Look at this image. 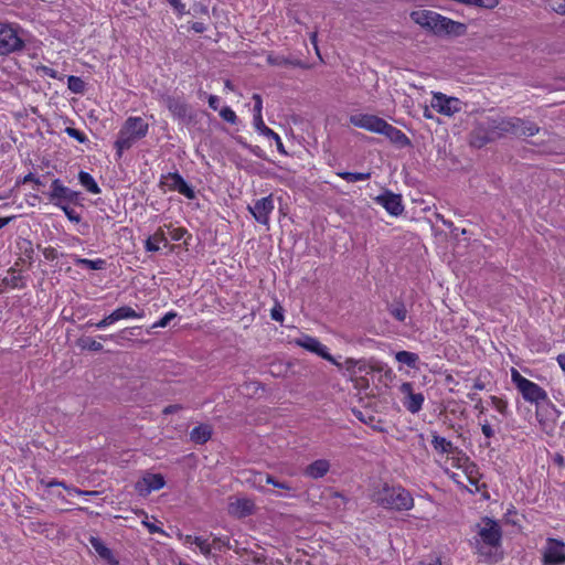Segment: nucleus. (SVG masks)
<instances>
[{
    "mask_svg": "<svg viewBox=\"0 0 565 565\" xmlns=\"http://www.w3.org/2000/svg\"><path fill=\"white\" fill-rule=\"evenodd\" d=\"M330 470V462L327 459H317L305 469V476L311 479H320Z\"/></svg>",
    "mask_w": 565,
    "mask_h": 565,
    "instance_id": "393cba45",
    "label": "nucleus"
},
{
    "mask_svg": "<svg viewBox=\"0 0 565 565\" xmlns=\"http://www.w3.org/2000/svg\"><path fill=\"white\" fill-rule=\"evenodd\" d=\"M28 182H32L36 186L43 185L40 178L35 177L32 172L28 173L26 175L23 177V179L21 181H19V183H28Z\"/></svg>",
    "mask_w": 565,
    "mask_h": 565,
    "instance_id": "13d9d810",
    "label": "nucleus"
},
{
    "mask_svg": "<svg viewBox=\"0 0 565 565\" xmlns=\"http://www.w3.org/2000/svg\"><path fill=\"white\" fill-rule=\"evenodd\" d=\"M164 103L174 118L184 119L188 116L189 106L181 97L168 96Z\"/></svg>",
    "mask_w": 565,
    "mask_h": 565,
    "instance_id": "b1692460",
    "label": "nucleus"
},
{
    "mask_svg": "<svg viewBox=\"0 0 565 565\" xmlns=\"http://www.w3.org/2000/svg\"><path fill=\"white\" fill-rule=\"evenodd\" d=\"M255 504L249 499H237L235 502L230 503L228 511L231 514L244 518L254 512Z\"/></svg>",
    "mask_w": 565,
    "mask_h": 565,
    "instance_id": "a878e982",
    "label": "nucleus"
},
{
    "mask_svg": "<svg viewBox=\"0 0 565 565\" xmlns=\"http://www.w3.org/2000/svg\"><path fill=\"white\" fill-rule=\"evenodd\" d=\"M41 482L45 488L61 487L65 490V487L67 486V483H65L64 481H60L56 479H52L50 481L42 480Z\"/></svg>",
    "mask_w": 565,
    "mask_h": 565,
    "instance_id": "bf43d9fd",
    "label": "nucleus"
},
{
    "mask_svg": "<svg viewBox=\"0 0 565 565\" xmlns=\"http://www.w3.org/2000/svg\"><path fill=\"white\" fill-rule=\"evenodd\" d=\"M211 544H212V547H214V548H221L222 546L228 544V539H224V540L223 539H214Z\"/></svg>",
    "mask_w": 565,
    "mask_h": 565,
    "instance_id": "774afa93",
    "label": "nucleus"
},
{
    "mask_svg": "<svg viewBox=\"0 0 565 565\" xmlns=\"http://www.w3.org/2000/svg\"><path fill=\"white\" fill-rule=\"evenodd\" d=\"M149 132V124L140 116H129L122 124L114 143L117 154L121 157L137 141L143 139Z\"/></svg>",
    "mask_w": 565,
    "mask_h": 565,
    "instance_id": "7ed1b4c3",
    "label": "nucleus"
},
{
    "mask_svg": "<svg viewBox=\"0 0 565 565\" xmlns=\"http://www.w3.org/2000/svg\"><path fill=\"white\" fill-rule=\"evenodd\" d=\"M182 408L181 405L179 404H172V405H168L163 408L162 413L164 415H169V414H173V413H177L179 412L180 409Z\"/></svg>",
    "mask_w": 565,
    "mask_h": 565,
    "instance_id": "0e129e2a",
    "label": "nucleus"
},
{
    "mask_svg": "<svg viewBox=\"0 0 565 565\" xmlns=\"http://www.w3.org/2000/svg\"><path fill=\"white\" fill-rule=\"evenodd\" d=\"M403 394L402 404L412 414L418 413L423 408L425 397L423 393H415L411 382H404L399 386Z\"/></svg>",
    "mask_w": 565,
    "mask_h": 565,
    "instance_id": "ddd939ff",
    "label": "nucleus"
},
{
    "mask_svg": "<svg viewBox=\"0 0 565 565\" xmlns=\"http://www.w3.org/2000/svg\"><path fill=\"white\" fill-rule=\"evenodd\" d=\"M162 227H164L167 237H170L171 241L174 242L181 241L188 234V230L185 227L174 226L172 223L164 224Z\"/></svg>",
    "mask_w": 565,
    "mask_h": 565,
    "instance_id": "c9c22d12",
    "label": "nucleus"
},
{
    "mask_svg": "<svg viewBox=\"0 0 565 565\" xmlns=\"http://www.w3.org/2000/svg\"><path fill=\"white\" fill-rule=\"evenodd\" d=\"M220 117L231 124V125H236L237 121H238V118H237V115L235 114V111L230 107V106H224L222 107L220 110Z\"/></svg>",
    "mask_w": 565,
    "mask_h": 565,
    "instance_id": "37998d69",
    "label": "nucleus"
},
{
    "mask_svg": "<svg viewBox=\"0 0 565 565\" xmlns=\"http://www.w3.org/2000/svg\"><path fill=\"white\" fill-rule=\"evenodd\" d=\"M92 546L96 553L104 559L110 562L113 559V552L108 548L98 537H90Z\"/></svg>",
    "mask_w": 565,
    "mask_h": 565,
    "instance_id": "e433bc0d",
    "label": "nucleus"
},
{
    "mask_svg": "<svg viewBox=\"0 0 565 565\" xmlns=\"http://www.w3.org/2000/svg\"><path fill=\"white\" fill-rule=\"evenodd\" d=\"M395 359L397 362L406 364L407 366L414 367L416 362L418 361V355L408 351H398L395 354Z\"/></svg>",
    "mask_w": 565,
    "mask_h": 565,
    "instance_id": "a19ab883",
    "label": "nucleus"
},
{
    "mask_svg": "<svg viewBox=\"0 0 565 565\" xmlns=\"http://www.w3.org/2000/svg\"><path fill=\"white\" fill-rule=\"evenodd\" d=\"M493 136L494 129L492 126L483 128L481 124H478L471 132L470 143L473 147L481 148L486 143L490 142L493 139Z\"/></svg>",
    "mask_w": 565,
    "mask_h": 565,
    "instance_id": "5701e85b",
    "label": "nucleus"
},
{
    "mask_svg": "<svg viewBox=\"0 0 565 565\" xmlns=\"http://www.w3.org/2000/svg\"><path fill=\"white\" fill-rule=\"evenodd\" d=\"M254 127L260 135L275 141H279V135L265 125L263 117L254 118Z\"/></svg>",
    "mask_w": 565,
    "mask_h": 565,
    "instance_id": "f704fd0d",
    "label": "nucleus"
},
{
    "mask_svg": "<svg viewBox=\"0 0 565 565\" xmlns=\"http://www.w3.org/2000/svg\"><path fill=\"white\" fill-rule=\"evenodd\" d=\"M267 63L269 65H275V66H280V65H287L288 64V61L282 57V56H276L274 54H268L267 55Z\"/></svg>",
    "mask_w": 565,
    "mask_h": 565,
    "instance_id": "6e6d98bb",
    "label": "nucleus"
},
{
    "mask_svg": "<svg viewBox=\"0 0 565 565\" xmlns=\"http://www.w3.org/2000/svg\"><path fill=\"white\" fill-rule=\"evenodd\" d=\"M65 490L71 494L82 495V497H95L98 495L97 491L82 490L74 486H66Z\"/></svg>",
    "mask_w": 565,
    "mask_h": 565,
    "instance_id": "49530a36",
    "label": "nucleus"
},
{
    "mask_svg": "<svg viewBox=\"0 0 565 565\" xmlns=\"http://www.w3.org/2000/svg\"><path fill=\"white\" fill-rule=\"evenodd\" d=\"M335 174L347 181L348 183H355L359 181H366L371 178V172H349L337 171Z\"/></svg>",
    "mask_w": 565,
    "mask_h": 565,
    "instance_id": "473e14b6",
    "label": "nucleus"
},
{
    "mask_svg": "<svg viewBox=\"0 0 565 565\" xmlns=\"http://www.w3.org/2000/svg\"><path fill=\"white\" fill-rule=\"evenodd\" d=\"M384 119L370 114H355L350 116V124L354 127L365 129L371 132L380 134Z\"/></svg>",
    "mask_w": 565,
    "mask_h": 565,
    "instance_id": "a211bd4d",
    "label": "nucleus"
},
{
    "mask_svg": "<svg viewBox=\"0 0 565 565\" xmlns=\"http://www.w3.org/2000/svg\"><path fill=\"white\" fill-rule=\"evenodd\" d=\"M473 545L478 554L490 556L494 548V519L486 516L476 525Z\"/></svg>",
    "mask_w": 565,
    "mask_h": 565,
    "instance_id": "20e7f679",
    "label": "nucleus"
},
{
    "mask_svg": "<svg viewBox=\"0 0 565 565\" xmlns=\"http://www.w3.org/2000/svg\"><path fill=\"white\" fill-rule=\"evenodd\" d=\"M441 20L444 22L436 21L435 22V29L431 30V32L435 35L443 36V35H454V36H460L463 35L467 32L466 24L454 21L450 18L441 15Z\"/></svg>",
    "mask_w": 565,
    "mask_h": 565,
    "instance_id": "f3484780",
    "label": "nucleus"
},
{
    "mask_svg": "<svg viewBox=\"0 0 565 565\" xmlns=\"http://www.w3.org/2000/svg\"><path fill=\"white\" fill-rule=\"evenodd\" d=\"M186 542L190 544L196 545L204 555L207 556L211 554L212 544L209 542L207 539H203L201 536L188 535Z\"/></svg>",
    "mask_w": 565,
    "mask_h": 565,
    "instance_id": "4c0bfd02",
    "label": "nucleus"
},
{
    "mask_svg": "<svg viewBox=\"0 0 565 565\" xmlns=\"http://www.w3.org/2000/svg\"><path fill=\"white\" fill-rule=\"evenodd\" d=\"M548 7L554 12L565 15V0H548Z\"/></svg>",
    "mask_w": 565,
    "mask_h": 565,
    "instance_id": "3c124183",
    "label": "nucleus"
},
{
    "mask_svg": "<svg viewBox=\"0 0 565 565\" xmlns=\"http://www.w3.org/2000/svg\"><path fill=\"white\" fill-rule=\"evenodd\" d=\"M544 565H563L565 564V543L561 540L548 539L547 547L543 557Z\"/></svg>",
    "mask_w": 565,
    "mask_h": 565,
    "instance_id": "4468645a",
    "label": "nucleus"
},
{
    "mask_svg": "<svg viewBox=\"0 0 565 565\" xmlns=\"http://www.w3.org/2000/svg\"><path fill=\"white\" fill-rule=\"evenodd\" d=\"M252 99L254 100V118L263 117V98L259 94H254Z\"/></svg>",
    "mask_w": 565,
    "mask_h": 565,
    "instance_id": "8fccbe9b",
    "label": "nucleus"
},
{
    "mask_svg": "<svg viewBox=\"0 0 565 565\" xmlns=\"http://www.w3.org/2000/svg\"><path fill=\"white\" fill-rule=\"evenodd\" d=\"M65 216L71 221V222H74V223H79L82 217L81 215L74 210L72 209L70 205H63L62 207H60Z\"/></svg>",
    "mask_w": 565,
    "mask_h": 565,
    "instance_id": "09e8293b",
    "label": "nucleus"
},
{
    "mask_svg": "<svg viewBox=\"0 0 565 565\" xmlns=\"http://www.w3.org/2000/svg\"><path fill=\"white\" fill-rule=\"evenodd\" d=\"M374 201L384 207L390 215L398 216L404 211L402 196L392 191H384L382 194L377 195Z\"/></svg>",
    "mask_w": 565,
    "mask_h": 565,
    "instance_id": "2eb2a0df",
    "label": "nucleus"
},
{
    "mask_svg": "<svg viewBox=\"0 0 565 565\" xmlns=\"http://www.w3.org/2000/svg\"><path fill=\"white\" fill-rule=\"evenodd\" d=\"M309 40H310V43L312 44L317 55L319 56V58H321L319 46H318V31L311 32Z\"/></svg>",
    "mask_w": 565,
    "mask_h": 565,
    "instance_id": "680f3d73",
    "label": "nucleus"
},
{
    "mask_svg": "<svg viewBox=\"0 0 565 565\" xmlns=\"http://www.w3.org/2000/svg\"><path fill=\"white\" fill-rule=\"evenodd\" d=\"M411 19L423 29L431 32L435 29V22H444L441 14L433 10H418L411 13Z\"/></svg>",
    "mask_w": 565,
    "mask_h": 565,
    "instance_id": "412c9836",
    "label": "nucleus"
},
{
    "mask_svg": "<svg viewBox=\"0 0 565 565\" xmlns=\"http://www.w3.org/2000/svg\"><path fill=\"white\" fill-rule=\"evenodd\" d=\"M463 103L457 97H450L443 93H434L431 107L444 116L451 117L462 110Z\"/></svg>",
    "mask_w": 565,
    "mask_h": 565,
    "instance_id": "f8f14e48",
    "label": "nucleus"
},
{
    "mask_svg": "<svg viewBox=\"0 0 565 565\" xmlns=\"http://www.w3.org/2000/svg\"><path fill=\"white\" fill-rule=\"evenodd\" d=\"M178 316V313L173 310L167 312L162 318H160L158 321H156L153 324H152V329H156V328H166L169 322L171 320H173L175 317Z\"/></svg>",
    "mask_w": 565,
    "mask_h": 565,
    "instance_id": "a18cd8bd",
    "label": "nucleus"
},
{
    "mask_svg": "<svg viewBox=\"0 0 565 565\" xmlns=\"http://www.w3.org/2000/svg\"><path fill=\"white\" fill-rule=\"evenodd\" d=\"M78 347L83 350H88L93 352H98L103 350V344L99 341L93 339L92 337L81 338L78 340Z\"/></svg>",
    "mask_w": 565,
    "mask_h": 565,
    "instance_id": "58836bf2",
    "label": "nucleus"
},
{
    "mask_svg": "<svg viewBox=\"0 0 565 565\" xmlns=\"http://www.w3.org/2000/svg\"><path fill=\"white\" fill-rule=\"evenodd\" d=\"M73 262L76 266L84 267L92 270H103L107 266V262L104 258L88 259L82 258L77 255L72 256Z\"/></svg>",
    "mask_w": 565,
    "mask_h": 565,
    "instance_id": "c756f323",
    "label": "nucleus"
},
{
    "mask_svg": "<svg viewBox=\"0 0 565 565\" xmlns=\"http://www.w3.org/2000/svg\"><path fill=\"white\" fill-rule=\"evenodd\" d=\"M211 436H212V428L207 424H201L199 426H195L190 431L191 440L199 445L205 444L207 440L211 439Z\"/></svg>",
    "mask_w": 565,
    "mask_h": 565,
    "instance_id": "c85d7f7f",
    "label": "nucleus"
},
{
    "mask_svg": "<svg viewBox=\"0 0 565 565\" xmlns=\"http://www.w3.org/2000/svg\"><path fill=\"white\" fill-rule=\"evenodd\" d=\"M341 367H344L349 373L353 374L355 373V369H358L360 372H363L367 369V362L364 359H353V358H347L344 363L341 364Z\"/></svg>",
    "mask_w": 565,
    "mask_h": 565,
    "instance_id": "72a5a7b5",
    "label": "nucleus"
},
{
    "mask_svg": "<svg viewBox=\"0 0 565 565\" xmlns=\"http://www.w3.org/2000/svg\"><path fill=\"white\" fill-rule=\"evenodd\" d=\"M65 132L73 139L77 140L78 142L81 143H85L88 138L87 136L85 135L84 131L77 129V128H73V127H66L65 128Z\"/></svg>",
    "mask_w": 565,
    "mask_h": 565,
    "instance_id": "c03bdc74",
    "label": "nucleus"
},
{
    "mask_svg": "<svg viewBox=\"0 0 565 565\" xmlns=\"http://www.w3.org/2000/svg\"><path fill=\"white\" fill-rule=\"evenodd\" d=\"M146 312L143 309L135 310L129 306H121L116 308L111 313L105 316L100 321L93 322L92 320L87 321V327H95L97 329H105L119 320L127 319H142L145 318Z\"/></svg>",
    "mask_w": 565,
    "mask_h": 565,
    "instance_id": "1a4fd4ad",
    "label": "nucleus"
},
{
    "mask_svg": "<svg viewBox=\"0 0 565 565\" xmlns=\"http://www.w3.org/2000/svg\"><path fill=\"white\" fill-rule=\"evenodd\" d=\"M86 84L85 82L75 75H70L67 77V88L74 94H83L85 90Z\"/></svg>",
    "mask_w": 565,
    "mask_h": 565,
    "instance_id": "ea45409f",
    "label": "nucleus"
},
{
    "mask_svg": "<svg viewBox=\"0 0 565 565\" xmlns=\"http://www.w3.org/2000/svg\"><path fill=\"white\" fill-rule=\"evenodd\" d=\"M191 30L195 33H203L206 31V25L203 22L195 21L191 24Z\"/></svg>",
    "mask_w": 565,
    "mask_h": 565,
    "instance_id": "e2e57ef3",
    "label": "nucleus"
},
{
    "mask_svg": "<svg viewBox=\"0 0 565 565\" xmlns=\"http://www.w3.org/2000/svg\"><path fill=\"white\" fill-rule=\"evenodd\" d=\"M166 184L170 191H177L189 200L195 199L194 189L184 180L179 172H169L166 177Z\"/></svg>",
    "mask_w": 565,
    "mask_h": 565,
    "instance_id": "6ab92c4d",
    "label": "nucleus"
},
{
    "mask_svg": "<svg viewBox=\"0 0 565 565\" xmlns=\"http://www.w3.org/2000/svg\"><path fill=\"white\" fill-rule=\"evenodd\" d=\"M78 182L87 192L92 194H99L102 192L94 177L86 171L78 172Z\"/></svg>",
    "mask_w": 565,
    "mask_h": 565,
    "instance_id": "7c9ffc66",
    "label": "nucleus"
},
{
    "mask_svg": "<svg viewBox=\"0 0 565 565\" xmlns=\"http://www.w3.org/2000/svg\"><path fill=\"white\" fill-rule=\"evenodd\" d=\"M38 73H41L44 76L56 79L58 78V72L50 66L41 65L36 67Z\"/></svg>",
    "mask_w": 565,
    "mask_h": 565,
    "instance_id": "864d4df0",
    "label": "nucleus"
},
{
    "mask_svg": "<svg viewBox=\"0 0 565 565\" xmlns=\"http://www.w3.org/2000/svg\"><path fill=\"white\" fill-rule=\"evenodd\" d=\"M431 446L437 454V459H441L445 455L449 454L456 446L445 437L437 433L431 434Z\"/></svg>",
    "mask_w": 565,
    "mask_h": 565,
    "instance_id": "cd10ccee",
    "label": "nucleus"
},
{
    "mask_svg": "<svg viewBox=\"0 0 565 565\" xmlns=\"http://www.w3.org/2000/svg\"><path fill=\"white\" fill-rule=\"evenodd\" d=\"M209 107L213 110H220V97L216 95H210L207 98Z\"/></svg>",
    "mask_w": 565,
    "mask_h": 565,
    "instance_id": "052dcab7",
    "label": "nucleus"
},
{
    "mask_svg": "<svg viewBox=\"0 0 565 565\" xmlns=\"http://www.w3.org/2000/svg\"><path fill=\"white\" fill-rule=\"evenodd\" d=\"M258 477H259V481H263L265 480V482L267 484H271L276 488H279V489H282V490H287V491H290L291 490V487L288 482H281V481H278L277 479H275L271 475H268V473H258Z\"/></svg>",
    "mask_w": 565,
    "mask_h": 565,
    "instance_id": "79ce46f5",
    "label": "nucleus"
},
{
    "mask_svg": "<svg viewBox=\"0 0 565 565\" xmlns=\"http://www.w3.org/2000/svg\"><path fill=\"white\" fill-rule=\"evenodd\" d=\"M160 244L168 245V237L164 227L160 226L152 235H150L145 242V249L147 252H158Z\"/></svg>",
    "mask_w": 565,
    "mask_h": 565,
    "instance_id": "bb28decb",
    "label": "nucleus"
},
{
    "mask_svg": "<svg viewBox=\"0 0 565 565\" xmlns=\"http://www.w3.org/2000/svg\"><path fill=\"white\" fill-rule=\"evenodd\" d=\"M436 461L443 467L449 478L458 486L473 492L480 490V475L476 463L458 447Z\"/></svg>",
    "mask_w": 565,
    "mask_h": 565,
    "instance_id": "f257e3e1",
    "label": "nucleus"
},
{
    "mask_svg": "<svg viewBox=\"0 0 565 565\" xmlns=\"http://www.w3.org/2000/svg\"><path fill=\"white\" fill-rule=\"evenodd\" d=\"M142 523L147 526L149 533H151V534L162 533L163 532L161 527L157 526L153 523H149V522H146V521H143Z\"/></svg>",
    "mask_w": 565,
    "mask_h": 565,
    "instance_id": "69168bd1",
    "label": "nucleus"
},
{
    "mask_svg": "<svg viewBox=\"0 0 565 565\" xmlns=\"http://www.w3.org/2000/svg\"><path fill=\"white\" fill-rule=\"evenodd\" d=\"M247 210L257 223L269 228L270 215L275 210L273 195L256 200L253 205L247 206Z\"/></svg>",
    "mask_w": 565,
    "mask_h": 565,
    "instance_id": "9b49d317",
    "label": "nucleus"
},
{
    "mask_svg": "<svg viewBox=\"0 0 565 565\" xmlns=\"http://www.w3.org/2000/svg\"><path fill=\"white\" fill-rule=\"evenodd\" d=\"M555 413L556 409L551 404V402L536 406V419L542 430H544L548 435L553 434L556 426L554 419Z\"/></svg>",
    "mask_w": 565,
    "mask_h": 565,
    "instance_id": "aec40b11",
    "label": "nucleus"
},
{
    "mask_svg": "<svg viewBox=\"0 0 565 565\" xmlns=\"http://www.w3.org/2000/svg\"><path fill=\"white\" fill-rule=\"evenodd\" d=\"M512 381L525 401L535 403L536 406L550 403L546 392L536 383L523 377L515 369H512Z\"/></svg>",
    "mask_w": 565,
    "mask_h": 565,
    "instance_id": "39448f33",
    "label": "nucleus"
},
{
    "mask_svg": "<svg viewBox=\"0 0 565 565\" xmlns=\"http://www.w3.org/2000/svg\"><path fill=\"white\" fill-rule=\"evenodd\" d=\"M166 486V480L162 475L160 473H146L141 480H139L135 489L136 491L142 495L146 497L152 491H158L162 489Z\"/></svg>",
    "mask_w": 565,
    "mask_h": 565,
    "instance_id": "dca6fc26",
    "label": "nucleus"
},
{
    "mask_svg": "<svg viewBox=\"0 0 565 565\" xmlns=\"http://www.w3.org/2000/svg\"><path fill=\"white\" fill-rule=\"evenodd\" d=\"M373 501L386 509L396 512L409 511L414 508L413 494L401 484L383 483L373 493Z\"/></svg>",
    "mask_w": 565,
    "mask_h": 565,
    "instance_id": "f03ea898",
    "label": "nucleus"
},
{
    "mask_svg": "<svg viewBox=\"0 0 565 565\" xmlns=\"http://www.w3.org/2000/svg\"><path fill=\"white\" fill-rule=\"evenodd\" d=\"M388 313L398 322H404L408 316L406 306L402 301H393L387 307Z\"/></svg>",
    "mask_w": 565,
    "mask_h": 565,
    "instance_id": "2f4dec72",
    "label": "nucleus"
},
{
    "mask_svg": "<svg viewBox=\"0 0 565 565\" xmlns=\"http://www.w3.org/2000/svg\"><path fill=\"white\" fill-rule=\"evenodd\" d=\"M380 134L384 135L392 142H394L401 147H406V146L411 145L409 138L401 129L388 124L386 120L382 125V129L380 130Z\"/></svg>",
    "mask_w": 565,
    "mask_h": 565,
    "instance_id": "4be33fe9",
    "label": "nucleus"
},
{
    "mask_svg": "<svg viewBox=\"0 0 565 565\" xmlns=\"http://www.w3.org/2000/svg\"><path fill=\"white\" fill-rule=\"evenodd\" d=\"M178 15L186 13V6L181 0H166Z\"/></svg>",
    "mask_w": 565,
    "mask_h": 565,
    "instance_id": "603ef678",
    "label": "nucleus"
},
{
    "mask_svg": "<svg viewBox=\"0 0 565 565\" xmlns=\"http://www.w3.org/2000/svg\"><path fill=\"white\" fill-rule=\"evenodd\" d=\"M270 318L274 321L282 323L284 321V308L279 302H275V306L270 309Z\"/></svg>",
    "mask_w": 565,
    "mask_h": 565,
    "instance_id": "de8ad7c7",
    "label": "nucleus"
},
{
    "mask_svg": "<svg viewBox=\"0 0 565 565\" xmlns=\"http://www.w3.org/2000/svg\"><path fill=\"white\" fill-rule=\"evenodd\" d=\"M539 127L531 121H525L521 118L512 117L504 118L497 122V135L511 134L518 137L534 136L539 132Z\"/></svg>",
    "mask_w": 565,
    "mask_h": 565,
    "instance_id": "0eeeda50",
    "label": "nucleus"
},
{
    "mask_svg": "<svg viewBox=\"0 0 565 565\" xmlns=\"http://www.w3.org/2000/svg\"><path fill=\"white\" fill-rule=\"evenodd\" d=\"M43 256L46 260L53 262L58 258L56 248L49 246L43 249Z\"/></svg>",
    "mask_w": 565,
    "mask_h": 565,
    "instance_id": "4d7b16f0",
    "label": "nucleus"
},
{
    "mask_svg": "<svg viewBox=\"0 0 565 565\" xmlns=\"http://www.w3.org/2000/svg\"><path fill=\"white\" fill-rule=\"evenodd\" d=\"M294 344L305 349L306 351H309L311 353L317 354L318 356L322 358L323 360L330 362L331 364L335 365L337 367L341 366V363H339L334 356H332L328 348L322 344L317 338L310 335V334H301L299 338L294 340Z\"/></svg>",
    "mask_w": 565,
    "mask_h": 565,
    "instance_id": "9d476101",
    "label": "nucleus"
},
{
    "mask_svg": "<svg viewBox=\"0 0 565 565\" xmlns=\"http://www.w3.org/2000/svg\"><path fill=\"white\" fill-rule=\"evenodd\" d=\"M79 192L70 189L64 185L60 179H54L50 185V192L47 193V199L51 203H53L56 207H62L63 205L76 204L79 199Z\"/></svg>",
    "mask_w": 565,
    "mask_h": 565,
    "instance_id": "6e6552de",
    "label": "nucleus"
},
{
    "mask_svg": "<svg viewBox=\"0 0 565 565\" xmlns=\"http://www.w3.org/2000/svg\"><path fill=\"white\" fill-rule=\"evenodd\" d=\"M21 248H23L24 257L29 262H31L33 259V254H34V249H33V245H32L31 241L24 239Z\"/></svg>",
    "mask_w": 565,
    "mask_h": 565,
    "instance_id": "5fc2aeb1",
    "label": "nucleus"
},
{
    "mask_svg": "<svg viewBox=\"0 0 565 565\" xmlns=\"http://www.w3.org/2000/svg\"><path fill=\"white\" fill-rule=\"evenodd\" d=\"M482 433L487 438H490L493 434L492 426L489 423H484L481 426Z\"/></svg>",
    "mask_w": 565,
    "mask_h": 565,
    "instance_id": "338daca9",
    "label": "nucleus"
},
{
    "mask_svg": "<svg viewBox=\"0 0 565 565\" xmlns=\"http://www.w3.org/2000/svg\"><path fill=\"white\" fill-rule=\"evenodd\" d=\"M24 45L19 26L0 22V55L19 52L24 49Z\"/></svg>",
    "mask_w": 565,
    "mask_h": 565,
    "instance_id": "423d86ee",
    "label": "nucleus"
}]
</instances>
